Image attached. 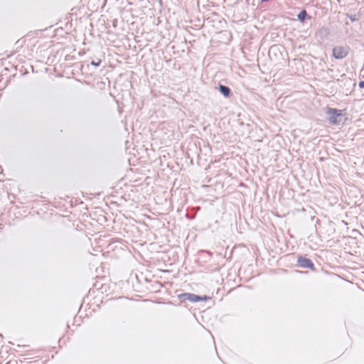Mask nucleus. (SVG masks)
<instances>
[{
    "label": "nucleus",
    "instance_id": "obj_1",
    "mask_svg": "<svg viewBox=\"0 0 364 364\" xmlns=\"http://www.w3.org/2000/svg\"><path fill=\"white\" fill-rule=\"evenodd\" d=\"M326 113L329 116L328 121L331 124L334 125L340 124L341 120L339 117L343 115L342 110L334 108H327Z\"/></svg>",
    "mask_w": 364,
    "mask_h": 364
},
{
    "label": "nucleus",
    "instance_id": "obj_8",
    "mask_svg": "<svg viewBox=\"0 0 364 364\" xmlns=\"http://www.w3.org/2000/svg\"><path fill=\"white\" fill-rule=\"evenodd\" d=\"M359 87H360V88H364V80H363V81H360V82H359Z\"/></svg>",
    "mask_w": 364,
    "mask_h": 364
},
{
    "label": "nucleus",
    "instance_id": "obj_6",
    "mask_svg": "<svg viewBox=\"0 0 364 364\" xmlns=\"http://www.w3.org/2000/svg\"><path fill=\"white\" fill-rule=\"evenodd\" d=\"M306 16H307L306 11L305 10H303L298 14V18L299 21L303 22L304 21V19L306 18Z\"/></svg>",
    "mask_w": 364,
    "mask_h": 364
},
{
    "label": "nucleus",
    "instance_id": "obj_2",
    "mask_svg": "<svg viewBox=\"0 0 364 364\" xmlns=\"http://www.w3.org/2000/svg\"><path fill=\"white\" fill-rule=\"evenodd\" d=\"M348 54V47L336 46L333 49V55L337 59L346 58Z\"/></svg>",
    "mask_w": 364,
    "mask_h": 364
},
{
    "label": "nucleus",
    "instance_id": "obj_5",
    "mask_svg": "<svg viewBox=\"0 0 364 364\" xmlns=\"http://www.w3.org/2000/svg\"><path fill=\"white\" fill-rule=\"evenodd\" d=\"M219 90L220 91V92L226 97H229L230 96V90L229 87L225 86V85H219Z\"/></svg>",
    "mask_w": 364,
    "mask_h": 364
},
{
    "label": "nucleus",
    "instance_id": "obj_3",
    "mask_svg": "<svg viewBox=\"0 0 364 364\" xmlns=\"http://www.w3.org/2000/svg\"><path fill=\"white\" fill-rule=\"evenodd\" d=\"M297 263L298 265L303 268H309L310 269H314V263L311 262V259L304 257H299L297 259Z\"/></svg>",
    "mask_w": 364,
    "mask_h": 364
},
{
    "label": "nucleus",
    "instance_id": "obj_7",
    "mask_svg": "<svg viewBox=\"0 0 364 364\" xmlns=\"http://www.w3.org/2000/svg\"><path fill=\"white\" fill-rule=\"evenodd\" d=\"M100 63H101V60H98V62H97V63H96V62H94V61H92V62H91V64H92V65H95V66H98V65L100 64Z\"/></svg>",
    "mask_w": 364,
    "mask_h": 364
},
{
    "label": "nucleus",
    "instance_id": "obj_4",
    "mask_svg": "<svg viewBox=\"0 0 364 364\" xmlns=\"http://www.w3.org/2000/svg\"><path fill=\"white\" fill-rule=\"evenodd\" d=\"M178 297L180 299L183 298L186 300H188L191 302H197V301L203 300V299L202 297L195 295L193 294H191V293L181 294L178 296Z\"/></svg>",
    "mask_w": 364,
    "mask_h": 364
}]
</instances>
